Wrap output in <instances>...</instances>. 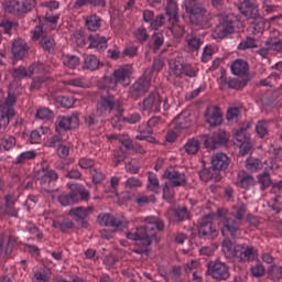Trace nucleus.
Returning <instances> with one entry per match:
<instances>
[{
    "label": "nucleus",
    "instance_id": "nucleus-1",
    "mask_svg": "<svg viewBox=\"0 0 282 282\" xmlns=\"http://www.w3.org/2000/svg\"><path fill=\"white\" fill-rule=\"evenodd\" d=\"M144 221L145 226L132 229L127 234V239H130V241H142L145 248L134 250L137 254H149L148 248L153 243V239H155V230H159V232L164 230V220L155 216L145 217Z\"/></svg>",
    "mask_w": 282,
    "mask_h": 282
},
{
    "label": "nucleus",
    "instance_id": "nucleus-2",
    "mask_svg": "<svg viewBox=\"0 0 282 282\" xmlns=\"http://www.w3.org/2000/svg\"><path fill=\"white\" fill-rule=\"evenodd\" d=\"M185 10L189 14V21L198 28L208 29L213 21V13L208 9L199 6L198 0H185Z\"/></svg>",
    "mask_w": 282,
    "mask_h": 282
},
{
    "label": "nucleus",
    "instance_id": "nucleus-3",
    "mask_svg": "<svg viewBox=\"0 0 282 282\" xmlns=\"http://www.w3.org/2000/svg\"><path fill=\"white\" fill-rule=\"evenodd\" d=\"M123 111L122 101L113 97V95L104 96L97 102V112L100 116H108L112 113L117 120H120Z\"/></svg>",
    "mask_w": 282,
    "mask_h": 282
},
{
    "label": "nucleus",
    "instance_id": "nucleus-4",
    "mask_svg": "<svg viewBox=\"0 0 282 282\" xmlns=\"http://www.w3.org/2000/svg\"><path fill=\"white\" fill-rule=\"evenodd\" d=\"M4 94L0 89V129H6L10 124L11 118L17 116L14 106L17 105V95L9 94L6 101L3 102Z\"/></svg>",
    "mask_w": 282,
    "mask_h": 282
},
{
    "label": "nucleus",
    "instance_id": "nucleus-5",
    "mask_svg": "<svg viewBox=\"0 0 282 282\" xmlns=\"http://www.w3.org/2000/svg\"><path fill=\"white\" fill-rule=\"evenodd\" d=\"M230 34H235V18L231 14H218V24L212 32L213 39L224 41Z\"/></svg>",
    "mask_w": 282,
    "mask_h": 282
},
{
    "label": "nucleus",
    "instance_id": "nucleus-6",
    "mask_svg": "<svg viewBox=\"0 0 282 282\" xmlns=\"http://www.w3.org/2000/svg\"><path fill=\"white\" fill-rule=\"evenodd\" d=\"M133 74V66L123 65L113 70V79H109L110 85L109 89H116L117 85H122L123 87H128L131 85V76Z\"/></svg>",
    "mask_w": 282,
    "mask_h": 282
},
{
    "label": "nucleus",
    "instance_id": "nucleus-7",
    "mask_svg": "<svg viewBox=\"0 0 282 282\" xmlns=\"http://www.w3.org/2000/svg\"><path fill=\"white\" fill-rule=\"evenodd\" d=\"M165 14L170 17V23H172V33L175 34V36H182V34H184V26L177 24L180 22V8L177 7V1L167 0Z\"/></svg>",
    "mask_w": 282,
    "mask_h": 282
},
{
    "label": "nucleus",
    "instance_id": "nucleus-8",
    "mask_svg": "<svg viewBox=\"0 0 282 282\" xmlns=\"http://www.w3.org/2000/svg\"><path fill=\"white\" fill-rule=\"evenodd\" d=\"M78 124H80V119L76 112L69 116L57 117L55 121V131L56 133H64L63 131H72V129H77Z\"/></svg>",
    "mask_w": 282,
    "mask_h": 282
},
{
    "label": "nucleus",
    "instance_id": "nucleus-9",
    "mask_svg": "<svg viewBox=\"0 0 282 282\" xmlns=\"http://www.w3.org/2000/svg\"><path fill=\"white\" fill-rule=\"evenodd\" d=\"M101 226H111L115 230H124L129 228V220L124 216L116 217L109 214L98 216Z\"/></svg>",
    "mask_w": 282,
    "mask_h": 282
},
{
    "label": "nucleus",
    "instance_id": "nucleus-10",
    "mask_svg": "<svg viewBox=\"0 0 282 282\" xmlns=\"http://www.w3.org/2000/svg\"><path fill=\"white\" fill-rule=\"evenodd\" d=\"M250 129V123L247 127H242L234 133V142L238 144L241 155H246L252 149V143H250V138L246 135V131Z\"/></svg>",
    "mask_w": 282,
    "mask_h": 282
},
{
    "label": "nucleus",
    "instance_id": "nucleus-11",
    "mask_svg": "<svg viewBox=\"0 0 282 282\" xmlns=\"http://www.w3.org/2000/svg\"><path fill=\"white\" fill-rule=\"evenodd\" d=\"M207 268L209 276L217 279V281H227V279H230L228 265L224 262H210L207 264Z\"/></svg>",
    "mask_w": 282,
    "mask_h": 282
},
{
    "label": "nucleus",
    "instance_id": "nucleus-12",
    "mask_svg": "<svg viewBox=\"0 0 282 282\" xmlns=\"http://www.w3.org/2000/svg\"><path fill=\"white\" fill-rule=\"evenodd\" d=\"M34 177L42 186H45V184H50V182H56V180H58V173L50 169L47 163H42L41 169L35 172Z\"/></svg>",
    "mask_w": 282,
    "mask_h": 282
},
{
    "label": "nucleus",
    "instance_id": "nucleus-13",
    "mask_svg": "<svg viewBox=\"0 0 282 282\" xmlns=\"http://www.w3.org/2000/svg\"><path fill=\"white\" fill-rule=\"evenodd\" d=\"M35 6L36 0H13L9 3L7 10L12 14H26V12H32Z\"/></svg>",
    "mask_w": 282,
    "mask_h": 282
},
{
    "label": "nucleus",
    "instance_id": "nucleus-14",
    "mask_svg": "<svg viewBox=\"0 0 282 282\" xmlns=\"http://www.w3.org/2000/svg\"><path fill=\"white\" fill-rule=\"evenodd\" d=\"M163 177L170 182V186H173V188L185 186L187 182L186 174L178 172L174 167L166 169L163 173Z\"/></svg>",
    "mask_w": 282,
    "mask_h": 282
},
{
    "label": "nucleus",
    "instance_id": "nucleus-15",
    "mask_svg": "<svg viewBox=\"0 0 282 282\" xmlns=\"http://www.w3.org/2000/svg\"><path fill=\"white\" fill-rule=\"evenodd\" d=\"M162 109V96L158 93H150L148 97L143 99V111L149 113H160Z\"/></svg>",
    "mask_w": 282,
    "mask_h": 282
},
{
    "label": "nucleus",
    "instance_id": "nucleus-16",
    "mask_svg": "<svg viewBox=\"0 0 282 282\" xmlns=\"http://www.w3.org/2000/svg\"><path fill=\"white\" fill-rule=\"evenodd\" d=\"M239 10L247 19H253L254 21H258L259 25H263V19L259 15V7H257V4L249 0H245L240 3Z\"/></svg>",
    "mask_w": 282,
    "mask_h": 282
},
{
    "label": "nucleus",
    "instance_id": "nucleus-17",
    "mask_svg": "<svg viewBox=\"0 0 282 282\" xmlns=\"http://www.w3.org/2000/svg\"><path fill=\"white\" fill-rule=\"evenodd\" d=\"M220 224H223L221 232L223 235H230L232 239H237L241 232L239 223L228 216H220Z\"/></svg>",
    "mask_w": 282,
    "mask_h": 282
},
{
    "label": "nucleus",
    "instance_id": "nucleus-18",
    "mask_svg": "<svg viewBox=\"0 0 282 282\" xmlns=\"http://www.w3.org/2000/svg\"><path fill=\"white\" fill-rule=\"evenodd\" d=\"M198 235L200 239H210V237H217V229L213 225V218L210 216H205L200 220Z\"/></svg>",
    "mask_w": 282,
    "mask_h": 282
},
{
    "label": "nucleus",
    "instance_id": "nucleus-19",
    "mask_svg": "<svg viewBox=\"0 0 282 282\" xmlns=\"http://www.w3.org/2000/svg\"><path fill=\"white\" fill-rule=\"evenodd\" d=\"M254 257H257V251H254V247L247 245H236V260L239 263H246L248 261H254Z\"/></svg>",
    "mask_w": 282,
    "mask_h": 282
},
{
    "label": "nucleus",
    "instance_id": "nucleus-20",
    "mask_svg": "<svg viewBox=\"0 0 282 282\" xmlns=\"http://www.w3.org/2000/svg\"><path fill=\"white\" fill-rule=\"evenodd\" d=\"M45 66L43 64H33L26 70L25 67L20 66L13 70V78H28L33 74H43Z\"/></svg>",
    "mask_w": 282,
    "mask_h": 282
},
{
    "label": "nucleus",
    "instance_id": "nucleus-21",
    "mask_svg": "<svg viewBox=\"0 0 282 282\" xmlns=\"http://www.w3.org/2000/svg\"><path fill=\"white\" fill-rule=\"evenodd\" d=\"M228 142V138L226 137V132L219 130L218 132H215L210 137H207L205 140V147L207 149H217V147H221L223 144H226Z\"/></svg>",
    "mask_w": 282,
    "mask_h": 282
},
{
    "label": "nucleus",
    "instance_id": "nucleus-22",
    "mask_svg": "<svg viewBox=\"0 0 282 282\" xmlns=\"http://www.w3.org/2000/svg\"><path fill=\"white\" fill-rule=\"evenodd\" d=\"M151 87V82L147 78H139L130 88L132 98H138L142 94H147Z\"/></svg>",
    "mask_w": 282,
    "mask_h": 282
},
{
    "label": "nucleus",
    "instance_id": "nucleus-23",
    "mask_svg": "<svg viewBox=\"0 0 282 282\" xmlns=\"http://www.w3.org/2000/svg\"><path fill=\"white\" fill-rule=\"evenodd\" d=\"M205 118L210 127H217L221 124V110L215 106H210L206 110Z\"/></svg>",
    "mask_w": 282,
    "mask_h": 282
},
{
    "label": "nucleus",
    "instance_id": "nucleus-24",
    "mask_svg": "<svg viewBox=\"0 0 282 282\" xmlns=\"http://www.w3.org/2000/svg\"><path fill=\"white\" fill-rule=\"evenodd\" d=\"M6 205L3 206L2 215H7L8 217H19V212L14 204H17V199L14 198V194H7L4 196Z\"/></svg>",
    "mask_w": 282,
    "mask_h": 282
},
{
    "label": "nucleus",
    "instance_id": "nucleus-25",
    "mask_svg": "<svg viewBox=\"0 0 282 282\" xmlns=\"http://www.w3.org/2000/svg\"><path fill=\"white\" fill-rule=\"evenodd\" d=\"M29 51L30 47H28V43L24 40L19 39L13 41L11 52L14 58H23Z\"/></svg>",
    "mask_w": 282,
    "mask_h": 282
},
{
    "label": "nucleus",
    "instance_id": "nucleus-26",
    "mask_svg": "<svg viewBox=\"0 0 282 282\" xmlns=\"http://www.w3.org/2000/svg\"><path fill=\"white\" fill-rule=\"evenodd\" d=\"M18 243L19 241L14 236H10L9 239L6 236H0V254H3V252L10 254Z\"/></svg>",
    "mask_w": 282,
    "mask_h": 282
},
{
    "label": "nucleus",
    "instance_id": "nucleus-27",
    "mask_svg": "<svg viewBox=\"0 0 282 282\" xmlns=\"http://www.w3.org/2000/svg\"><path fill=\"white\" fill-rule=\"evenodd\" d=\"M229 164L230 159L225 153H218L212 159V165L216 171H226Z\"/></svg>",
    "mask_w": 282,
    "mask_h": 282
},
{
    "label": "nucleus",
    "instance_id": "nucleus-28",
    "mask_svg": "<svg viewBox=\"0 0 282 282\" xmlns=\"http://www.w3.org/2000/svg\"><path fill=\"white\" fill-rule=\"evenodd\" d=\"M94 213V206L85 207H74L69 210L68 215L75 217L76 221H85L89 217V214Z\"/></svg>",
    "mask_w": 282,
    "mask_h": 282
},
{
    "label": "nucleus",
    "instance_id": "nucleus-29",
    "mask_svg": "<svg viewBox=\"0 0 282 282\" xmlns=\"http://www.w3.org/2000/svg\"><path fill=\"white\" fill-rule=\"evenodd\" d=\"M199 177L203 180V182H220L221 181V174H219V171L216 170L214 166L209 169H204L199 172Z\"/></svg>",
    "mask_w": 282,
    "mask_h": 282
},
{
    "label": "nucleus",
    "instance_id": "nucleus-30",
    "mask_svg": "<svg viewBox=\"0 0 282 282\" xmlns=\"http://www.w3.org/2000/svg\"><path fill=\"white\" fill-rule=\"evenodd\" d=\"M226 85L229 87V89H243L246 87V82L239 80L237 78H226V76H220V89H226Z\"/></svg>",
    "mask_w": 282,
    "mask_h": 282
},
{
    "label": "nucleus",
    "instance_id": "nucleus-31",
    "mask_svg": "<svg viewBox=\"0 0 282 282\" xmlns=\"http://www.w3.org/2000/svg\"><path fill=\"white\" fill-rule=\"evenodd\" d=\"M250 70V65L243 59H236L231 64V72L235 76H247Z\"/></svg>",
    "mask_w": 282,
    "mask_h": 282
},
{
    "label": "nucleus",
    "instance_id": "nucleus-32",
    "mask_svg": "<svg viewBox=\"0 0 282 282\" xmlns=\"http://www.w3.org/2000/svg\"><path fill=\"white\" fill-rule=\"evenodd\" d=\"M88 41L90 48L98 50V52L107 50V37L105 36H100L99 34L89 35Z\"/></svg>",
    "mask_w": 282,
    "mask_h": 282
},
{
    "label": "nucleus",
    "instance_id": "nucleus-33",
    "mask_svg": "<svg viewBox=\"0 0 282 282\" xmlns=\"http://www.w3.org/2000/svg\"><path fill=\"white\" fill-rule=\"evenodd\" d=\"M221 250L226 259H235L237 256V245L232 240L226 238L221 243Z\"/></svg>",
    "mask_w": 282,
    "mask_h": 282
},
{
    "label": "nucleus",
    "instance_id": "nucleus-34",
    "mask_svg": "<svg viewBox=\"0 0 282 282\" xmlns=\"http://www.w3.org/2000/svg\"><path fill=\"white\" fill-rule=\"evenodd\" d=\"M186 43L189 52H198L204 44V41H202V37L197 36V34L189 33L186 36Z\"/></svg>",
    "mask_w": 282,
    "mask_h": 282
},
{
    "label": "nucleus",
    "instance_id": "nucleus-35",
    "mask_svg": "<svg viewBox=\"0 0 282 282\" xmlns=\"http://www.w3.org/2000/svg\"><path fill=\"white\" fill-rule=\"evenodd\" d=\"M246 213H248V205H246L243 202H238L231 208V215L237 219V221H243Z\"/></svg>",
    "mask_w": 282,
    "mask_h": 282
},
{
    "label": "nucleus",
    "instance_id": "nucleus-36",
    "mask_svg": "<svg viewBox=\"0 0 282 282\" xmlns=\"http://www.w3.org/2000/svg\"><path fill=\"white\" fill-rule=\"evenodd\" d=\"M57 202L62 206H72V204H78L80 202V197L76 192H72L69 194H62L57 197Z\"/></svg>",
    "mask_w": 282,
    "mask_h": 282
},
{
    "label": "nucleus",
    "instance_id": "nucleus-37",
    "mask_svg": "<svg viewBox=\"0 0 282 282\" xmlns=\"http://www.w3.org/2000/svg\"><path fill=\"white\" fill-rule=\"evenodd\" d=\"M200 147L202 143H199V140L196 138H192L188 139L184 144V151L185 153H187V155H197Z\"/></svg>",
    "mask_w": 282,
    "mask_h": 282
},
{
    "label": "nucleus",
    "instance_id": "nucleus-38",
    "mask_svg": "<svg viewBox=\"0 0 282 282\" xmlns=\"http://www.w3.org/2000/svg\"><path fill=\"white\" fill-rule=\"evenodd\" d=\"M193 126V120H191V117L178 115L175 119V130L182 131V129H188Z\"/></svg>",
    "mask_w": 282,
    "mask_h": 282
},
{
    "label": "nucleus",
    "instance_id": "nucleus-39",
    "mask_svg": "<svg viewBox=\"0 0 282 282\" xmlns=\"http://www.w3.org/2000/svg\"><path fill=\"white\" fill-rule=\"evenodd\" d=\"M147 188L151 193H158L160 191V178H158V175L153 172H149L148 174Z\"/></svg>",
    "mask_w": 282,
    "mask_h": 282
},
{
    "label": "nucleus",
    "instance_id": "nucleus-40",
    "mask_svg": "<svg viewBox=\"0 0 282 282\" xmlns=\"http://www.w3.org/2000/svg\"><path fill=\"white\" fill-rule=\"evenodd\" d=\"M100 17L96 14L88 15L86 17V28L90 32H98L100 30Z\"/></svg>",
    "mask_w": 282,
    "mask_h": 282
},
{
    "label": "nucleus",
    "instance_id": "nucleus-41",
    "mask_svg": "<svg viewBox=\"0 0 282 282\" xmlns=\"http://www.w3.org/2000/svg\"><path fill=\"white\" fill-rule=\"evenodd\" d=\"M84 67L90 72H96L100 67V59L96 55H86L84 61Z\"/></svg>",
    "mask_w": 282,
    "mask_h": 282
},
{
    "label": "nucleus",
    "instance_id": "nucleus-42",
    "mask_svg": "<svg viewBox=\"0 0 282 282\" xmlns=\"http://www.w3.org/2000/svg\"><path fill=\"white\" fill-rule=\"evenodd\" d=\"M66 140L65 132H56L55 135L47 140V147H50V149H56V147H61Z\"/></svg>",
    "mask_w": 282,
    "mask_h": 282
},
{
    "label": "nucleus",
    "instance_id": "nucleus-43",
    "mask_svg": "<svg viewBox=\"0 0 282 282\" xmlns=\"http://www.w3.org/2000/svg\"><path fill=\"white\" fill-rule=\"evenodd\" d=\"M63 65L68 69H76L80 65V58L76 55H63Z\"/></svg>",
    "mask_w": 282,
    "mask_h": 282
},
{
    "label": "nucleus",
    "instance_id": "nucleus-44",
    "mask_svg": "<svg viewBox=\"0 0 282 282\" xmlns=\"http://www.w3.org/2000/svg\"><path fill=\"white\" fill-rule=\"evenodd\" d=\"M170 74H172V76H176V78L180 77L184 74V64L175 59L170 61Z\"/></svg>",
    "mask_w": 282,
    "mask_h": 282
},
{
    "label": "nucleus",
    "instance_id": "nucleus-45",
    "mask_svg": "<svg viewBox=\"0 0 282 282\" xmlns=\"http://www.w3.org/2000/svg\"><path fill=\"white\" fill-rule=\"evenodd\" d=\"M269 278L271 281H281L282 279V267L272 264L268 268Z\"/></svg>",
    "mask_w": 282,
    "mask_h": 282
},
{
    "label": "nucleus",
    "instance_id": "nucleus-46",
    "mask_svg": "<svg viewBox=\"0 0 282 282\" xmlns=\"http://www.w3.org/2000/svg\"><path fill=\"white\" fill-rule=\"evenodd\" d=\"M152 41H153L152 50L154 54H158V52H160V47L164 45V35L162 33H153Z\"/></svg>",
    "mask_w": 282,
    "mask_h": 282
},
{
    "label": "nucleus",
    "instance_id": "nucleus-47",
    "mask_svg": "<svg viewBox=\"0 0 282 282\" xmlns=\"http://www.w3.org/2000/svg\"><path fill=\"white\" fill-rule=\"evenodd\" d=\"M246 169L251 172L261 171L263 163L259 159H248L246 161Z\"/></svg>",
    "mask_w": 282,
    "mask_h": 282
},
{
    "label": "nucleus",
    "instance_id": "nucleus-48",
    "mask_svg": "<svg viewBox=\"0 0 282 282\" xmlns=\"http://www.w3.org/2000/svg\"><path fill=\"white\" fill-rule=\"evenodd\" d=\"M256 133H258L259 138H265L269 133L268 121L260 120L256 124Z\"/></svg>",
    "mask_w": 282,
    "mask_h": 282
},
{
    "label": "nucleus",
    "instance_id": "nucleus-49",
    "mask_svg": "<svg viewBox=\"0 0 282 282\" xmlns=\"http://www.w3.org/2000/svg\"><path fill=\"white\" fill-rule=\"evenodd\" d=\"M14 144H17V139L12 135H4L0 139V147L4 149V151H10Z\"/></svg>",
    "mask_w": 282,
    "mask_h": 282
},
{
    "label": "nucleus",
    "instance_id": "nucleus-50",
    "mask_svg": "<svg viewBox=\"0 0 282 282\" xmlns=\"http://www.w3.org/2000/svg\"><path fill=\"white\" fill-rule=\"evenodd\" d=\"M254 47H257V39L254 37H246V40H243L239 45H238V50H254Z\"/></svg>",
    "mask_w": 282,
    "mask_h": 282
},
{
    "label": "nucleus",
    "instance_id": "nucleus-51",
    "mask_svg": "<svg viewBox=\"0 0 282 282\" xmlns=\"http://www.w3.org/2000/svg\"><path fill=\"white\" fill-rule=\"evenodd\" d=\"M35 118H37V120H52L54 112L50 110V108H40L36 111Z\"/></svg>",
    "mask_w": 282,
    "mask_h": 282
},
{
    "label": "nucleus",
    "instance_id": "nucleus-52",
    "mask_svg": "<svg viewBox=\"0 0 282 282\" xmlns=\"http://www.w3.org/2000/svg\"><path fill=\"white\" fill-rule=\"evenodd\" d=\"M36 158V151H26L22 152L17 159L15 164H23V162H28V160H34Z\"/></svg>",
    "mask_w": 282,
    "mask_h": 282
},
{
    "label": "nucleus",
    "instance_id": "nucleus-53",
    "mask_svg": "<svg viewBox=\"0 0 282 282\" xmlns=\"http://www.w3.org/2000/svg\"><path fill=\"white\" fill-rule=\"evenodd\" d=\"M258 182L262 186V191H265V188H269L272 184V180L270 178V173L263 172L258 176Z\"/></svg>",
    "mask_w": 282,
    "mask_h": 282
},
{
    "label": "nucleus",
    "instance_id": "nucleus-54",
    "mask_svg": "<svg viewBox=\"0 0 282 282\" xmlns=\"http://www.w3.org/2000/svg\"><path fill=\"white\" fill-rule=\"evenodd\" d=\"M241 116V110L237 107H231L227 110V120L229 122H237Z\"/></svg>",
    "mask_w": 282,
    "mask_h": 282
},
{
    "label": "nucleus",
    "instance_id": "nucleus-55",
    "mask_svg": "<svg viewBox=\"0 0 282 282\" xmlns=\"http://www.w3.org/2000/svg\"><path fill=\"white\" fill-rule=\"evenodd\" d=\"M64 85H68L70 87H87V79H85V77H77L64 82Z\"/></svg>",
    "mask_w": 282,
    "mask_h": 282
},
{
    "label": "nucleus",
    "instance_id": "nucleus-56",
    "mask_svg": "<svg viewBox=\"0 0 282 282\" xmlns=\"http://www.w3.org/2000/svg\"><path fill=\"white\" fill-rule=\"evenodd\" d=\"M265 45L271 47L273 52H282V41L276 37H271L265 42Z\"/></svg>",
    "mask_w": 282,
    "mask_h": 282
},
{
    "label": "nucleus",
    "instance_id": "nucleus-57",
    "mask_svg": "<svg viewBox=\"0 0 282 282\" xmlns=\"http://www.w3.org/2000/svg\"><path fill=\"white\" fill-rule=\"evenodd\" d=\"M41 45L46 52H52V50H54V45H56V42L53 37L44 36L41 41Z\"/></svg>",
    "mask_w": 282,
    "mask_h": 282
},
{
    "label": "nucleus",
    "instance_id": "nucleus-58",
    "mask_svg": "<svg viewBox=\"0 0 282 282\" xmlns=\"http://www.w3.org/2000/svg\"><path fill=\"white\" fill-rule=\"evenodd\" d=\"M90 175L93 177L94 184H100L101 182H105V173L98 169L90 170Z\"/></svg>",
    "mask_w": 282,
    "mask_h": 282
},
{
    "label": "nucleus",
    "instance_id": "nucleus-59",
    "mask_svg": "<svg viewBox=\"0 0 282 282\" xmlns=\"http://www.w3.org/2000/svg\"><path fill=\"white\" fill-rule=\"evenodd\" d=\"M164 23H166V18L164 17V14H160L151 21L150 28L152 30H160V28H162Z\"/></svg>",
    "mask_w": 282,
    "mask_h": 282
},
{
    "label": "nucleus",
    "instance_id": "nucleus-60",
    "mask_svg": "<svg viewBox=\"0 0 282 282\" xmlns=\"http://www.w3.org/2000/svg\"><path fill=\"white\" fill-rule=\"evenodd\" d=\"M239 184L241 188H250V186H254V184H257V181L252 175H245L240 178Z\"/></svg>",
    "mask_w": 282,
    "mask_h": 282
},
{
    "label": "nucleus",
    "instance_id": "nucleus-61",
    "mask_svg": "<svg viewBox=\"0 0 282 282\" xmlns=\"http://www.w3.org/2000/svg\"><path fill=\"white\" fill-rule=\"evenodd\" d=\"M134 36H135L137 40L140 41V43H145V41H149V33L147 32L144 26L139 28L134 32Z\"/></svg>",
    "mask_w": 282,
    "mask_h": 282
},
{
    "label": "nucleus",
    "instance_id": "nucleus-62",
    "mask_svg": "<svg viewBox=\"0 0 282 282\" xmlns=\"http://www.w3.org/2000/svg\"><path fill=\"white\" fill-rule=\"evenodd\" d=\"M126 188H140L142 187V181L140 178L130 177L124 183Z\"/></svg>",
    "mask_w": 282,
    "mask_h": 282
},
{
    "label": "nucleus",
    "instance_id": "nucleus-63",
    "mask_svg": "<svg viewBox=\"0 0 282 282\" xmlns=\"http://www.w3.org/2000/svg\"><path fill=\"white\" fill-rule=\"evenodd\" d=\"M96 164V161H94V159H89V158H82L78 161V166H80L82 169H91L94 165Z\"/></svg>",
    "mask_w": 282,
    "mask_h": 282
},
{
    "label": "nucleus",
    "instance_id": "nucleus-64",
    "mask_svg": "<svg viewBox=\"0 0 282 282\" xmlns=\"http://www.w3.org/2000/svg\"><path fill=\"white\" fill-rule=\"evenodd\" d=\"M213 54H215L213 51V46L206 45L203 51L202 62L208 63V61H210V58H213Z\"/></svg>",
    "mask_w": 282,
    "mask_h": 282
}]
</instances>
